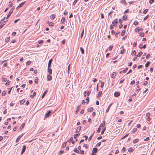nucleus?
<instances>
[{
  "label": "nucleus",
  "instance_id": "63",
  "mask_svg": "<svg viewBox=\"0 0 155 155\" xmlns=\"http://www.w3.org/2000/svg\"><path fill=\"white\" fill-rule=\"evenodd\" d=\"M150 114L149 113H147V114H146V116L147 117H149L150 116Z\"/></svg>",
  "mask_w": 155,
  "mask_h": 155
},
{
  "label": "nucleus",
  "instance_id": "37",
  "mask_svg": "<svg viewBox=\"0 0 155 155\" xmlns=\"http://www.w3.org/2000/svg\"><path fill=\"white\" fill-rule=\"evenodd\" d=\"M80 135V134L79 133H78V134H75L74 135V139H76V138H77V137L78 136H79Z\"/></svg>",
  "mask_w": 155,
  "mask_h": 155
},
{
  "label": "nucleus",
  "instance_id": "44",
  "mask_svg": "<svg viewBox=\"0 0 155 155\" xmlns=\"http://www.w3.org/2000/svg\"><path fill=\"white\" fill-rule=\"evenodd\" d=\"M136 52L135 50L133 51H132V53H131V54L132 55H136Z\"/></svg>",
  "mask_w": 155,
  "mask_h": 155
},
{
  "label": "nucleus",
  "instance_id": "45",
  "mask_svg": "<svg viewBox=\"0 0 155 155\" xmlns=\"http://www.w3.org/2000/svg\"><path fill=\"white\" fill-rule=\"evenodd\" d=\"M84 29H83V30L81 32V38H82L83 36V35H84Z\"/></svg>",
  "mask_w": 155,
  "mask_h": 155
},
{
  "label": "nucleus",
  "instance_id": "1",
  "mask_svg": "<svg viewBox=\"0 0 155 155\" xmlns=\"http://www.w3.org/2000/svg\"><path fill=\"white\" fill-rule=\"evenodd\" d=\"M14 8H15V7L14 6L11 9V10H10V11L9 12V13L8 14V15H7V16L6 17L7 19H8L9 17L11 15L12 13L13 12V10Z\"/></svg>",
  "mask_w": 155,
  "mask_h": 155
},
{
  "label": "nucleus",
  "instance_id": "27",
  "mask_svg": "<svg viewBox=\"0 0 155 155\" xmlns=\"http://www.w3.org/2000/svg\"><path fill=\"white\" fill-rule=\"evenodd\" d=\"M150 64V62L149 61H147V62L146 63V64H145V67H147L149 66Z\"/></svg>",
  "mask_w": 155,
  "mask_h": 155
},
{
  "label": "nucleus",
  "instance_id": "35",
  "mask_svg": "<svg viewBox=\"0 0 155 155\" xmlns=\"http://www.w3.org/2000/svg\"><path fill=\"white\" fill-rule=\"evenodd\" d=\"M55 17V15L54 14L52 15L51 16L50 18L51 19H53Z\"/></svg>",
  "mask_w": 155,
  "mask_h": 155
},
{
  "label": "nucleus",
  "instance_id": "32",
  "mask_svg": "<svg viewBox=\"0 0 155 155\" xmlns=\"http://www.w3.org/2000/svg\"><path fill=\"white\" fill-rule=\"evenodd\" d=\"M74 151L78 153H80L79 151L77 150L76 148L74 150Z\"/></svg>",
  "mask_w": 155,
  "mask_h": 155
},
{
  "label": "nucleus",
  "instance_id": "54",
  "mask_svg": "<svg viewBox=\"0 0 155 155\" xmlns=\"http://www.w3.org/2000/svg\"><path fill=\"white\" fill-rule=\"evenodd\" d=\"M149 15H148L147 16H146V17H145L143 19V20L145 21L149 17Z\"/></svg>",
  "mask_w": 155,
  "mask_h": 155
},
{
  "label": "nucleus",
  "instance_id": "8",
  "mask_svg": "<svg viewBox=\"0 0 155 155\" xmlns=\"http://www.w3.org/2000/svg\"><path fill=\"white\" fill-rule=\"evenodd\" d=\"M50 67H48V72L49 74H51L52 72V70L51 68H50Z\"/></svg>",
  "mask_w": 155,
  "mask_h": 155
},
{
  "label": "nucleus",
  "instance_id": "60",
  "mask_svg": "<svg viewBox=\"0 0 155 155\" xmlns=\"http://www.w3.org/2000/svg\"><path fill=\"white\" fill-rule=\"evenodd\" d=\"M83 147H84L85 148L87 149L88 148V145L87 144H84Z\"/></svg>",
  "mask_w": 155,
  "mask_h": 155
},
{
  "label": "nucleus",
  "instance_id": "61",
  "mask_svg": "<svg viewBox=\"0 0 155 155\" xmlns=\"http://www.w3.org/2000/svg\"><path fill=\"white\" fill-rule=\"evenodd\" d=\"M147 81H145L143 84V85L144 86H146V85H147Z\"/></svg>",
  "mask_w": 155,
  "mask_h": 155
},
{
  "label": "nucleus",
  "instance_id": "19",
  "mask_svg": "<svg viewBox=\"0 0 155 155\" xmlns=\"http://www.w3.org/2000/svg\"><path fill=\"white\" fill-rule=\"evenodd\" d=\"M25 125V124L23 123L21 125V127H20V130H21V129H22L24 127Z\"/></svg>",
  "mask_w": 155,
  "mask_h": 155
},
{
  "label": "nucleus",
  "instance_id": "38",
  "mask_svg": "<svg viewBox=\"0 0 155 155\" xmlns=\"http://www.w3.org/2000/svg\"><path fill=\"white\" fill-rule=\"evenodd\" d=\"M102 94V91H100L98 94L97 97H100Z\"/></svg>",
  "mask_w": 155,
  "mask_h": 155
},
{
  "label": "nucleus",
  "instance_id": "10",
  "mask_svg": "<svg viewBox=\"0 0 155 155\" xmlns=\"http://www.w3.org/2000/svg\"><path fill=\"white\" fill-rule=\"evenodd\" d=\"M47 78L48 80L49 81H51L52 79V76L50 75H48Z\"/></svg>",
  "mask_w": 155,
  "mask_h": 155
},
{
  "label": "nucleus",
  "instance_id": "12",
  "mask_svg": "<svg viewBox=\"0 0 155 155\" xmlns=\"http://www.w3.org/2000/svg\"><path fill=\"white\" fill-rule=\"evenodd\" d=\"M81 126H79L78 127H77V129L76 130L75 132L78 133V132H79L81 130Z\"/></svg>",
  "mask_w": 155,
  "mask_h": 155
},
{
  "label": "nucleus",
  "instance_id": "18",
  "mask_svg": "<svg viewBox=\"0 0 155 155\" xmlns=\"http://www.w3.org/2000/svg\"><path fill=\"white\" fill-rule=\"evenodd\" d=\"M26 2L25 1L21 3H20L19 5V7H20V8L21 7L24 5L25 3Z\"/></svg>",
  "mask_w": 155,
  "mask_h": 155
},
{
  "label": "nucleus",
  "instance_id": "62",
  "mask_svg": "<svg viewBox=\"0 0 155 155\" xmlns=\"http://www.w3.org/2000/svg\"><path fill=\"white\" fill-rule=\"evenodd\" d=\"M154 2V0H150L149 3L150 4Z\"/></svg>",
  "mask_w": 155,
  "mask_h": 155
},
{
  "label": "nucleus",
  "instance_id": "2",
  "mask_svg": "<svg viewBox=\"0 0 155 155\" xmlns=\"http://www.w3.org/2000/svg\"><path fill=\"white\" fill-rule=\"evenodd\" d=\"M118 23L117 19H116L114 20L112 22L113 25L114 27H117V24Z\"/></svg>",
  "mask_w": 155,
  "mask_h": 155
},
{
  "label": "nucleus",
  "instance_id": "56",
  "mask_svg": "<svg viewBox=\"0 0 155 155\" xmlns=\"http://www.w3.org/2000/svg\"><path fill=\"white\" fill-rule=\"evenodd\" d=\"M150 56V54H148L146 56V58L147 59Z\"/></svg>",
  "mask_w": 155,
  "mask_h": 155
},
{
  "label": "nucleus",
  "instance_id": "59",
  "mask_svg": "<svg viewBox=\"0 0 155 155\" xmlns=\"http://www.w3.org/2000/svg\"><path fill=\"white\" fill-rule=\"evenodd\" d=\"M138 24V22L137 21H134L133 23V25H136Z\"/></svg>",
  "mask_w": 155,
  "mask_h": 155
},
{
  "label": "nucleus",
  "instance_id": "26",
  "mask_svg": "<svg viewBox=\"0 0 155 155\" xmlns=\"http://www.w3.org/2000/svg\"><path fill=\"white\" fill-rule=\"evenodd\" d=\"M66 142H65L63 143V144H62V147L63 148L65 147L66 145Z\"/></svg>",
  "mask_w": 155,
  "mask_h": 155
},
{
  "label": "nucleus",
  "instance_id": "15",
  "mask_svg": "<svg viewBox=\"0 0 155 155\" xmlns=\"http://www.w3.org/2000/svg\"><path fill=\"white\" fill-rule=\"evenodd\" d=\"M47 91H48V90H47L45 92H44V93H43V94L41 96L42 98H43L45 96L46 94Z\"/></svg>",
  "mask_w": 155,
  "mask_h": 155
},
{
  "label": "nucleus",
  "instance_id": "5",
  "mask_svg": "<svg viewBox=\"0 0 155 155\" xmlns=\"http://www.w3.org/2000/svg\"><path fill=\"white\" fill-rule=\"evenodd\" d=\"M51 113V111L49 110L47 113H46L45 115V117H49L50 114Z\"/></svg>",
  "mask_w": 155,
  "mask_h": 155
},
{
  "label": "nucleus",
  "instance_id": "31",
  "mask_svg": "<svg viewBox=\"0 0 155 155\" xmlns=\"http://www.w3.org/2000/svg\"><path fill=\"white\" fill-rule=\"evenodd\" d=\"M123 19L125 21L127 19V16L124 15L123 17Z\"/></svg>",
  "mask_w": 155,
  "mask_h": 155
},
{
  "label": "nucleus",
  "instance_id": "53",
  "mask_svg": "<svg viewBox=\"0 0 155 155\" xmlns=\"http://www.w3.org/2000/svg\"><path fill=\"white\" fill-rule=\"evenodd\" d=\"M113 48V46L112 45H110L109 46V50L110 51H111L112 50Z\"/></svg>",
  "mask_w": 155,
  "mask_h": 155
},
{
  "label": "nucleus",
  "instance_id": "29",
  "mask_svg": "<svg viewBox=\"0 0 155 155\" xmlns=\"http://www.w3.org/2000/svg\"><path fill=\"white\" fill-rule=\"evenodd\" d=\"M25 101V100L24 99L21 100L20 102V104H23Z\"/></svg>",
  "mask_w": 155,
  "mask_h": 155
},
{
  "label": "nucleus",
  "instance_id": "47",
  "mask_svg": "<svg viewBox=\"0 0 155 155\" xmlns=\"http://www.w3.org/2000/svg\"><path fill=\"white\" fill-rule=\"evenodd\" d=\"M2 78V81L4 82H5L7 81V79L6 78Z\"/></svg>",
  "mask_w": 155,
  "mask_h": 155
},
{
  "label": "nucleus",
  "instance_id": "58",
  "mask_svg": "<svg viewBox=\"0 0 155 155\" xmlns=\"http://www.w3.org/2000/svg\"><path fill=\"white\" fill-rule=\"evenodd\" d=\"M129 133H128L127 134H126L125 135L124 137H123L122 138V139H124L126 137H127V136H128V135H129Z\"/></svg>",
  "mask_w": 155,
  "mask_h": 155
},
{
  "label": "nucleus",
  "instance_id": "51",
  "mask_svg": "<svg viewBox=\"0 0 155 155\" xmlns=\"http://www.w3.org/2000/svg\"><path fill=\"white\" fill-rule=\"evenodd\" d=\"M137 128H134L132 130V133H134L137 130Z\"/></svg>",
  "mask_w": 155,
  "mask_h": 155
},
{
  "label": "nucleus",
  "instance_id": "20",
  "mask_svg": "<svg viewBox=\"0 0 155 155\" xmlns=\"http://www.w3.org/2000/svg\"><path fill=\"white\" fill-rule=\"evenodd\" d=\"M80 49L81 52V53L83 54L84 53V49L82 47H80Z\"/></svg>",
  "mask_w": 155,
  "mask_h": 155
},
{
  "label": "nucleus",
  "instance_id": "4",
  "mask_svg": "<svg viewBox=\"0 0 155 155\" xmlns=\"http://www.w3.org/2000/svg\"><path fill=\"white\" fill-rule=\"evenodd\" d=\"M23 135V134H22L19 135V136H18V137L16 140V143L18 142V140L21 139V138L22 137Z\"/></svg>",
  "mask_w": 155,
  "mask_h": 155
},
{
  "label": "nucleus",
  "instance_id": "22",
  "mask_svg": "<svg viewBox=\"0 0 155 155\" xmlns=\"http://www.w3.org/2000/svg\"><path fill=\"white\" fill-rule=\"evenodd\" d=\"M106 130V127H105L104 128L103 130L101 132V135L103 134H104V133L105 132V131Z\"/></svg>",
  "mask_w": 155,
  "mask_h": 155
},
{
  "label": "nucleus",
  "instance_id": "25",
  "mask_svg": "<svg viewBox=\"0 0 155 155\" xmlns=\"http://www.w3.org/2000/svg\"><path fill=\"white\" fill-rule=\"evenodd\" d=\"M138 140H139L138 139H136L134 140L133 143H136L138 142Z\"/></svg>",
  "mask_w": 155,
  "mask_h": 155
},
{
  "label": "nucleus",
  "instance_id": "28",
  "mask_svg": "<svg viewBox=\"0 0 155 155\" xmlns=\"http://www.w3.org/2000/svg\"><path fill=\"white\" fill-rule=\"evenodd\" d=\"M139 35L141 37H143L144 35V34L143 33H142V32H140L139 33Z\"/></svg>",
  "mask_w": 155,
  "mask_h": 155
},
{
  "label": "nucleus",
  "instance_id": "13",
  "mask_svg": "<svg viewBox=\"0 0 155 155\" xmlns=\"http://www.w3.org/2000/svg\"><path fill=\"white\" fill-rule=\"evenodd\" d=\"M93 110V108L92 107H90L87 109V111L88 112H91Z\"/></svg>",
  "mask_w": 155,
  "mask_h": 155
},
{
  "label": "nucleus",
  "instance_id": "40",
  "mask_svg": "<svg viewBox=\"0 0 155 155\" xmlns=\"http://www.w3.org/2000/svg\"><path fill=\"white\" fill-rule=\"evenodd\" d=\"M6 91H3L2 93V95L5 96L6 94Z\"/></svg>",
  "mask_w": 155,
  "mask_h": 155
},
{
  "label": "nucleus",
  "instance_id": "24",
  "mask_svg": "<svg viewBox=\"0 0 155 155\" xmlns=\"http://www.w3.org/2000/svg\"><path fill=\"white\" fill-rule=\"evenodd\" d=\"M36 95V93L35 92H34L33 94L32 95H31L30 97H31L33 98L34 97V96H35Z\"/></svg>",
  "mask_w": 155,
  "mask_h": 155
},
{
  "label": "nucleus",
  "instance_id": "36",
  "mask_svg": "<svg viewBox=\"0 0 155 155\" xmlns=\"http://www.w3.org/2000/svg\"><path fill=\"white\" fill-rule=\"evenodd\" d=\"M36 79L35 80V82L36 84H37L38 83V78L37 77H36Z\"/></svg>",
  "mask_w": 155,
  "mask_h": 155
},
{
  "label": "nucleus",
  "instance_id": "23",
  "mask_svg": "<svg viewBox=\"0 0 155 155\" xmlns=\"http://www.w3.org/2000/svg\"><path fill=\"white\" fill-rule=\"evenodd\" d=\"M143 54V52L142 51H140L138 54L136 55L137 57H140Z\"/></svg>",
  "mask_w": 155,
  "mask_h": 155
},
{
  "label": "nucleus",
  "instance_id": "57",
  "mask_svg": "<svg viewBox=\"0 0 155 155\" xmlns=\"http://www.w3.org/2000/svg\"><path fill=\"white\" fill-rule=\"evenodd\" d=\"M137 45V42H134V44H133V46L134 47H135Z\"/></svg>",
  "mask_w": 155,
  "mask_h": 155
},
{
  "label": "nucleus",
  "instance_id": "50",
  "mask_svg": "<svg viewBox=\"0 0 155 155\" xmlns=\"http://www.w3.org/2000/svg\"><path fill=\"white\" fill-rule=\"evenodd\" d=\"M78 0H74V1L73 2V5H75L76 3L78 2Z\"/></svg>",
  "mask_w": 155,
  "mask_h": 155
},
{
  "label": "nucleus",
  "instance_id": "46",
  "mask_svg": "<svg viewBox=\"0 0 155 155\" xmlns=\"http://www.w3.org/2000/svg\"><path fill=\"white\" fill-rule=\"evenodd\" d=\"M10 81H8L6 83H5V85H9V84L10 83Z\"/></svg>",
  "mask_w": 155,
  "mask_h": 155
},
{
  "label": "nucleus",
  "instance_id": "9",
  "mask_svg": "<svg viewBox=\"0 0 155 155\" xmlns=\"http://www.w3.org/2000/svg\"><path fill=\"white\" fill-rule=\"evenodd\" d=\"M65 20V18L64 17H62L61 19V22L62 24L64 23V22Z\"/></svg>",
  "mask_w": 155,
  "mask_h": 155
},
{
  "label": "nucleus",
  "instance_id": "41",
  "mask_svg": "<svg viewBox=\"0 0 155 155\" xmlns=\"http://www.w3.org/2000/svg\"><path fill=\"white\" fill-rule=\"evenodd\" d=\"M89 97H87L86 99V100L87 101L86 102V103H87V104H88L89 102Z\"/></svg>",
  "mask_w": 155,
  "mask_h": 155
},
{
  "label": "nucleus",
  "instance_id": "42",
  "mask_svg": "<svg viewBox=\"0 0 155 155\" xmlns=\"http://www.w3.org/2000/svg\"><path fill=\"white\" fill-rule=\"evenodd\" d=\"M128 68H127L123 70L122 72L123 73H125L128 70Z\"/></svg>",
  "mask_w": 155,
  "mask_h": 155
},
{
  "label": "nucleus",
  "instance_id": "55",
  "mask_svg": "<svg viewBox=\"0 0 155 155\" xmlns=\"http://www.w3.org/2000/svg\"><path fill=\"white\" fill-rule=\"evenodd\" d=\"M150 138L149 137H146V138L144 139V141H147L149 140Z\"/></svg>",
  "mask_w": 155,
  "mask_h": 155
},
{
  "label": "nucleus",
  "instance_id": "52",
  "mask_svg": "<svg viewBox=\"0 0 155 155\" xmlns=\"http://www.w3.org/2000/svg\"><path fill=\"white\" fill-rule=\"evenodd\" d=\"M64 153V151L61 150L60 151L59 153V154L61 155L62 154Z\"/></svg>",
  "mask_w": 155,
  "mask_h": 155
},
{
  "label": "nucleus",
  "instance_id": "64",
  "mask_svg": "<svg viewBox=\"0 0 155 155\" xmlns=\"http://www.w3.org/2000/svg\"><path fill=\"white\" fill-rule=\"evenodd\" d=\"M73 138L72 137H71L70 139V140L69 141L70 142H71L73 140Z\"/></svg>",
  "mask_w": 155,
  "mask_h": 155
},
{
  "label": "nucleus",
  "instance_id": "11",
  "mask_svg": "<svg viewBox=\"0 0 155 155\" xmlns=\"http://www.w3.org/2000/svg\"><path fill=\"white\" fill-rule=\"evenodd\" d=\"M116 73L115 72H114L111 75V78H114L116 76L115 75Z\"/></svg>",
  "mask_w": 155,
  "mask_h": 155
},
{
  "label": "nucleus",
  "instance_id": "7",
  "mask_svg": "<svg viewBox=\"0 0 155 155\" xmlns=\"http://www.w3.org/2000/svg\"><path fill=\"white\" fill-rule=\"evenodd\" d=\"M120 95V94L119 92H115L114 93V96L116 97L119 96Z\"/></svg>",
  "mask_w": 155,
  "mask_h": 155
},
{
  "label": "nucleus",
  "instance_id": "33",
  "mask_svg": "<svg viewBox=\"0 0 155 155\" xmlns=\"http://www.w3.org/2000/svg\"><path fill=\"white\" fill-rule=\"evenodd\" d=\"M10 40V37H8L5 39V41L6 42H8Z\"/></svg>",
  "mask_w": 155,
  "mask_h": 155
},
{
  "label": "nucleus",
  "instance_id": "43",
  "mask_svg": "<svg viewBox=\"0 0 155 155\" xmlns=\"http://www.w3.org/2000/svg\"><path fill=\"white\" fill-rule=\"evenodd\" d=\"M148 11V10L147 9H145V10H144L143 12V13L144 14H145L147 13V12Z\"/></svg>",
  "mask_w": 155,
  "mask_h": 155
},
{
  "label": "nucleus",
  "instance_id": "49",
  "mask_svg": "<svg viewBox=\"0 0 155 155\" xmlns=\"http://www.w3.org/2000/svg\"><path fill=\"white\" fill-rule=\"evenodd\" d=\"M104 84V82H102L101 84V87H103Z\"/></svg>",
  "mask_w": 155,
  "mask_h": 155
},
{
  "label": "nucleus",
  "instance_id": "16",
  "mask_svg": "<svg viewBox=\"0 0 155 155\" xmlns=\"http://www.w3.org/2000/svg\"><path fill=\"white\" fill-rule=\"evenodd\" d=\"M97 149L96 148H94L93 149V151L92 152L94 153H97Z\"/></svg>",
  "mask_w": 155,
  "mask_h": 155
},
{
  "label": "nucleus",
  "instance_id": "21",
  "mask_svg": "<svg viewBox=\"0 0 155 155\" xmlns=\"http://www.w3.org/2000/svg\"><path fill=\"white\" fill-rule=\"evenodd\" d=\"M94 132H95L94 131V132H93V134L91 135V136H90L89 137V138H88V141H90L91 140V138H92V137L93 136V135H94Z\"/></svg>",
  "mask_w": 155,
  "mask_h": 155
},
{
  "label": "nucleus",
  "instance_id": "39",
  "mask_svg": "<svg viewBox=\"0 0 155 155\" xmlns=\"http://www.w3.org/2000/svg\"><path fill=\"white\" fill-rule=\"evenodd\" d=\"M133 150V148L131 147L129 148L128 149V152H131Z\"/></svg>",
  "mask_w": 155,
  "mask_h": 155
},
{
  "label": "nucleus",
  "instance_id": "14",
  "mask_svg": "<svg viewBox=\"0 0 155 155\" xmlns=\"http://www.w3.org/2000/svg\"><path fill=\"white\" fill-rule=\"evenodd\" d=\"M112 104H110L108 106V107L107 108V110H106V113H107L108 112L109 109L110 108V107L112 105Z\"/></svg>",
  "mask_w": 155,
  "mask_h": 155
},
{
  "label": "nucleus",
  "instance_id": "3",
  "mask_svg": "<svg viewBox=\"0 0 155 155\" xmlns=\"http://www.w3.org/2000/svg\"><path fill=\"white\" fill-rule=\"evenodd\" d=\"M26 146L25 145H24L22 148V150L21 151V154H23V153L25 152L26 149Z\"/></svg>",
  "mask_w": 155,
  "mask_h": 155
},
{
  "label": "nucleus",
  "instance_id": "34",
  "mask_svg": "<svg viewBox=\"0 0 155 155\" xmlns=\"http://www.w3.org/2000/svg\"><path fill=\"white\" fill-rule=\"evenodd\" d=\"M121 2L122 3H124V5H126L127 4V3L126 2L125 0H121Z\"/></svg>",
  "mask_w": 155,
  "mask_h": 155
},
{
  "label": "nucleus",
  "instance_id": "30",
  "mask_svg": "<svg viewBox=\"0 0 155 155\" xmlns=\"http://www.w3.org/2000/svg\"><path fill=\"white\" fill-rule=\"evenodd\" d=\"M125 32H126V31L125 30H123L122 31V32L121 33V35L122 36H124L125 34Z\"/></svg>",
  "mask_w": 155,
  "mask_h": 155
},
{
  "label": "nucleus",
  "instance_id": "6",
  "mask_svg": "<svg viewBox=\"0 0 155 155\" xmlns=\"http://www.w3.org/2000/svg\"><path fill=\"white\" fill-rule=\"evenodd\" d=\"M52 59H50V60L49 61L48 63V67H51V64L52 62Z\"/></svg>",
  "mask_w": 155,
  "mask_h": 155
},
{
  "label": "nucleus",
  "instance_id": "17",
  "mask_svg": "<svg viewBox=\"0 0 155 155\" xmlns=\"http://www.w3.org/2000/svg\"><path fill=\"white\" fill-rule=\"evenodd\" d=\"M105 121H103V124H101L99 126V127H104V125H105Z\"/></svg>",
  "mask_w": 155,
  "mask_h": 155
},
{
  "label": "nucleus",
  "instance_id": "48",
  "mask_svg": "<svg viewBox=\"0 0 155 155\" xmlns=\"http://www.w3.org/2000/svg\"><path fill=\"white\" fill-rule=\"evenodd\" d=\"M31 63V61H28L26 62V65H29Z\"/></svg>",
  "mask_w": 155,
  "mask_h": 155
}]
</instances>
